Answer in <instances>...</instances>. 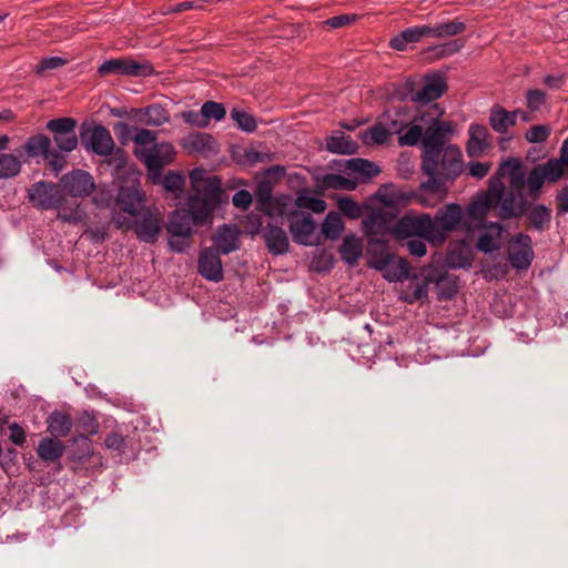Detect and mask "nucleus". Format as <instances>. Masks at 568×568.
<instances>
[{
  "label": "nucleus",
  "instance_id": "obj_23",
  "mask_svg": "<svg viewBox=\"0 0 568 568\" xmlns=\"http://www.w3.org/2000/svg\"><path fill=\"white\" fill-rule=\"evenodd\" d=\"M408 281L404 284L400 292V298L408 304H413L418 301H423L428 296L429 282L426 278H422L417 275L406 277Z\"/></svg>",
  "mask_w": 568,
  "mask_h": 568
},
{
  "label": "nucleus",
  "instance_id": "obj_50",
  "mask_svg": "<svg viewBox=\"0 0 568 568\" xmlns=\"http://www.w3.org/2000/svg\"><path fill=\"white\" fill-rule=\"evenodd\" d=\"M550 135V129L544 124H537L531 126L525 134V139L529 143H541L545 142Z\"/></svg>",
  "mask_w": 568,
  "mask_h": 568
},
{
  "label": "nucleus",
  "instance_id": "obj_27",
  "mask_svg": "<svg viewBox=\"0 0 568 568\" xmlns=\"http://www.w3.org/2000/svg\"><path fill=\"white\" fill-rule=\"evenodd\" d=\"M135 114L143 124L149 126H160L170 121L169 111L159 103L138 109Z\"/></svg>",
  "mask_w": 568,
  "mask_h": 568
},
{
  "label": "nucleus",
  "instance_id": "obj_45",
  "mask_svg": "<svg viewBox=\"0 0 568 568\" xmlns=\"http://www.w3.org/2000/svg\"><path fill=\"white\" fill-rule=\"evenodd\" d=\"M528 217L536 230L542 231L550 222L551 211L547 206L538 204L529 211Z\"/></svg>",
  "mask_w": 568,
  "mask_h": 568
},
{
  "label": "nucleus",
  "instance_id": "obj_7",
  "mask_svg": "<svg viewBox=\"0 0 568 568\" xmlns=\"http://www.w3.org/2000/svg\"><path fill=\"white\" fill-rule=\"evenodd\" d=\"M27 155L22 160L27 163L29 159L42 158L44 168L47 171L54 175H59L67 166V155L51 149V140L45 134H34L27 139L24 144L21 146V152Z\"/></svg>",
  "mask_w": 568,
  "mask_h": 568
},
{
  "label": "nucleus",
  "instance_id": "obj_59",
  "mask_svg": "<svg viewBox=\"0 0 568 568\" xmlns=\"http://www.w3.org/2000/svg\"><path fill=\"white\" fill-rule=\"evenodd\" d=\"M355 20H356L355 14H341V16H335V17L327 19L325 21V24L333 29H337V28L348 26L352 22H354Z\"/></svg>",
  "mask_w": 568,
  "mask_h": 568
},
{
  "label": "nucleus",
  "instance_id": "obj_18",
  "mask_svg": "<svg viewBox=\"0 0 568 568\" xmlns=\"http://www.w3.org/2000/svg\"><path fill=\"white\" fill-rule=\"evenodd\" d=\"M508 258L514 268L526 270L530 266L534 251L529 235L519 233L510 241Z\"/></svg>",
  "mask_w": 568,
  "mask_h": 568
},
{
  "label": "nucleus",
  "instance_id": "obj_26",
  "mask_svg": "<svg viewBox=\"0 0 568 568\" xmlns=\"http://www.w3.org/2000/svg\"><path fill=\"white\" fill-rule=\"evenodd\" d=\"M387 243L379 239L371 240L367 248V264L371 268L378 271L383 268L386 261L392 258Z\"/></svg>",
  "mask_w": 568,
  "mask_h": 568
},
{
  "label": "nucleus",
  "instance_id": "obj_43",
  "mask_svg": "<svg viewBox=\"0 0 568 568\" xmlns=\"http://www.w3.org/2000/svg\"><path fill=\"white\" fill-rule=\"evenodd\" d=\"M509 111L500 105H495L490 110L489 124L491 129L500 134H504L509 129Z\"/></svg>",
  "mask_w": 568,
  "mask_h": 568
},
{
  "label": "nucleus",
  "instance_id": "obj_56",
  "mask_svg": "<svg viewBox=\"0 0 568 568\" xmlns=\"http://www.w3.org/2000/svg\"><path fill=\"white\" fill-rule=\"evenodd\" d=\"M58 217L64 222L79 223L82 220V213L78 209H68L59 205Z\"/></svg>",
  "mask_w": 568,
  "mask_h": 568
},
{
  "label": "nucleus",
  "instance_id": "obj_22",
  "mask_svg": "<svg viewBox=\"0 0 568 568\" xmlns=\"http://www.w3.org/2000/svg\"><path fill=\"white\" fill-rule=\"evenodd\" d=\"M290 230L296 243L308 245L315 230V223L310 214H293L291 216Z\"/></svg>",
  "mask_w": 568,
  "mask_h": 568
},
{
  "label": "nucleus",
  "instance_id": "obj_34",
  "mask_svg": "<svg viewBox=\"0 0 568 568\" xmlns=\"http://www.w3.org/2000/svg\"><path fill=\"white\" fill-rule=\"evenodd\" d=\"M64 453V445L58 439L44 437L39 442L37 454L43 462H57Z\"/></svg>",
  "mask_w": 568,
  "mask_h": 568
},
{
  "label": "nucleus",
  "instance_id": "obj_33",
  "mask_svg": "<svg viewBox=\"0 0 568 568\" xmlns=\"http://www.w3.org/2000/svg\"><path fill=\"white\" fill-rule=\"evenodd\" d=\"M326 149L332 153L354 154L358 145L349 135L338 131L326 139Z\"/></svg>",
  "mask_w": 568,
  "mask_h": 568
},
{
  "label": "nucleus",
  "instance_id": "obj_52",
  "mask_svg": "<svg viewBox=\"0 0 568 568\" xmlns=\"http://www.w3.org/2000/svg\"><path fill=\"white\" fill-rule=\"evenodd\" d=\"M67 63V60L61 57H47L43 58L36 67V72L42 74L48 70L58 69Z\"/></svg>",
  "mask_w": 568,
  "mask_h": 568
},
{
  "label": "nucleus",
  "instance_id": "obj_42",
  "mask_svg": "<svg viewBox=\"0 0 568 568\" xmlns=\"http://www.w3.org/2000/svg\"><path fill=\"white\" fill-rule=\"evenodd\" d=\"M22 161L11 153H0V178H16L20 171Z\"/></svg>",
  "mask_w": 568,
  "mask_h": 568
},
{
  "label": "nucleus",
  "instance_id": "obj_6",
  "mask_svg": "<svg viewBox=\"0 0 568 568\" xmlns=\"http://www.w3.org/2000/svg\"><path fill=\"white\" fill-rule=\"evenodd\" d=\"M176 154L174 145L168 141L155 140L148 146L133 149V155L146 170V178H184L181 171L173 170L163 175L164 169L175 161Z\"/></svg>",
  "mask_w": 568,
  "mask_h": 568
},
{
  "label": "nucleus",
  "instance_id": "obj_60",
  "mask_svg": "<svg viewBox=\"0 0 568 568\" xmlns=\"http://www.w3.org/2000/svg\"><path fill=\"white\" fill-rule=\"evenodd\" d=\"M104 443H105L106 448L113 449V450H116V452H123V449L125 447V439L119 433H111V434H109L106 436Z\"/></svg>",
  "mask_w": 568,
  "mask_h": 568
},
{
  "label": "nucleus",
  "instance_id": "obj_29",
  "mask_svg": "<svg viewBox=\"0 0 568 568\" xmlns=\"http://www.w3.org/2000/svg\"><path fill=\"white\" fill-rule=\"evenodd\" d=\"M268 250L274 254H284L288 251L290 241L286 232L278 225L268 224L264 233Z\"/></svg>",
  "mask_w": 568,
  "mask_h": 568
},
{
  "label": "nucleus",
  "instance_id": "obj_39",
  "mask_svg": "<svg viewBox=\"0 0 568 568\" xmlns=\"http://www.w3.org/2000/svg\"><path fill=\"white\" fill-rule=\"evenodd\" d=\"M392 133L379 118L378 122L362 133L365 144H384Z\"/></svg>",
  "mask_w": 568,
  "mask_h": 568
},
{
  "label": "nucleus",
  "instance_id": "obj_3",
  "mask_svg": "<svg viewBox=\"0 0 568 568\" xmlns=\"http://www.w3.org/2000/svg\"><path fill=\"white\" fill-rule=\"evenodd\" d=\"M420 149L422 171L427 178H458L465 170L460 148L447 142L453 134L450 121L430 119Z\"/></svg>",
  "mask_w": 568,
  "mask_h": 568
},
{
  "label": "nucleus",
  "instance_id": "obj_48",
  "mask_svg": "<svg viewBox=\"0 0 568 568\" xmlns=\"http://www.w3.org/2000/svg\"><path fill=\"white\" fill-rule=\"evenodd\" d=\"M437 24L439 28L440 38L457 36L466 30L465 22L459 19H454Z\"/></svg>",
  "mask_w": 568,
  "mask_h": 568
},
{
  "label": "nucleus",
  "instance_id": "obj_62",
  "mask_svg": "<svg viewBox=\"0 0 568 568\" xmlns=\"http://www.w3.org/2000/svg\"><path fill=\"white\" fill-rule=\"evenodd\" d=\"M252 203V195L248 191L241 190L233 195V204L242 210L248 209Z\"/></svg>",
  "mask_w": 568,
  "mask_h": 568
},
{
  "label": "nucleus",
  "instance_id": "obj_40",
  "mask_svg": "<svg viewBox=\"0 0 568 568\" xmlns=\"http://www.w3.org/2000/svg\"><path fill=\"white\" fill-rule=\"evenodd\" d=\"M68 183L64 187L68 192L75 197H81L94 192V195L99 192L103 185L97 186L94 180H67Z\"/></svg>",
  "mask_w": 568,
  "mask_h": 568
},
{
  "label": "nucleus",
  "instance_id": "obj_20",
  "mask_svg": "<svg viewBox=\"0 0 568 568\" xmlns=\"http://www.w3.org/2000/svg\"><path fill=\"white\" fill-rule=\"evenodd\" d=\"M469 139L466 143V152L469 158L481 156L491 146L488 129L483 124H470L468 129Z\"/></svg>",
  "mask_w": 568,
  "mask_h": 568
},
{
  "label": "nucleus",
  "instance_id": "obj_24",
  "mask_svg": "<svg viewBox=\"0 0 568 568\" xmlns=\"http://www.w3.org/2000/svg\"><path fill=\"white\" fill-rule=\"evenodd\" d=\"M413 116L408 109L398 108L385 111L381 119L392 134L399 135L413 122Z\"/></svg>",
  "mask_w": 568,
  "mask_h": 568
},
{
  "label": "nucleus",
  "instance_id": "obj_2",
  "mask_svg": "<svg viewBox=\"0 0 568 568\" xmlns=\"http://www.w3.org/2000/svg\"><path fill=\"white\" fill-rule=\"evenodd\" d=\"M545 180H490L486 192L479 193L467 206L464 223L467 230L481 226L489 209H496L500 219L520 217L530 203L538 199Z\"/></svg>",
  "mask_w": 568,
  "mask_h": 568
},
{
  "label": "nucleus",
  "instance_id": "obj_4",
  "mask_svg": "<svg viewBox=\"0 0 568 568\" xmlns=\"http://www.w3.org/2000/svg\"><path fill=\"white\" fill-rule=\"evenodd\" d=\"M145 192L139 180H110L93 196L98 206L119 207L130 215H138L145 203Z\"/></svg>",
  "mask_w": 568,
  "mask_h": 568
},
{
  "label": "nucleus",
  "instance_id": "obj_5",
  "mask_svg": "<svg viewBox=\"0 0 568 568\" xmlns=\"http://www.w3.org/2000/svg\"><path fill=\"white\" fill-rule=\"evenodd\" d=\"M568 178V136L564 140L559 158L537 164L526 174V168L519 158L510 156L503 160L495 178Z\"/></svg>",
  "mask_w": 568,
  "mask_h": 568
},
{
  "label": "nucleus",
  "instance_id": "obj_58",
  "mask_svg": "<svg viewBox=\"0 0 568 568\" xmlns=\"http://www.w3.org/2000/svg\"><path fill=\"white\" fill-rule=\"evenodd\" d=\"M424 241L425 240L420 237L408 239V241L406 242V247L408 252L417 257L424 256L427 252L426 244Z\"/></svg>",
  "mask_w": 568,
  "mask_h": 568
},
{
  "label": "nucleus",
  "instance_id": "obj_31",
  "mask_svg": "<svg viewBox=\"0 0 568 568\" xmlns=\"http://www.w3.org/2000/svg\"><path fill=\"white\" fill-rule=\"evenodd\" d=\"M501 232L503 229L499 223H490L480 234L477 242V248L485 253H491L498 250Z\"/></svg>",
  "mask_w": 568,
  "mask_h": 568
},
{
  "label": "nucleus",
  "instance_id": "obj_55",
  "mask_svg": "<svg viewBox=\"0 0 568 568\" xmlns=\"http://www.w3.org/2000/svg\"><path fill=\"white\" fill-rule=\"evenodd\" d=\"M181 118L182 120L192 125V126H195V128H200V129H205L207 128L206 123H205V120H204V116H203V113H202V110L200 111H194V110H189V111H184L181 113Z\"/></svg>",
  "mask_w": 568,
  "mask_h": 568
},
{
  "label": "nucleus",
  "instance_id": "obj_9",
  "mask_svg": "<svg viewBox=\"0 0 568 568\" xmlns=\"http://www.w3.org/2000/svg\"><path fill=\"white\" fill-rule=\"evenodd\" d=\"M393 233L397 239L420 237L433 244H436L435 239H440V235L436 234V225L428 214L402 216L393 226Z\"/></svg>",
  "mask_w": 568,
  "mask_h": 568
},
{
  "label": "nucleus",
  "instance_id": "obj_57",
  "mask_svg": "<svg viewBox=\"0 0 568 568\" xmlns=\"http://www.w3.org/2000/svg\"><path fill=\"white\" fill-rule=\"evenodd\" d=\"M446 181L447 180H425L422 183V189L430 193H440L438 200H442L445 194Z\"/></svg>",
  "mask_w": 568,
  "mask_h": 568
},
{
  "label": "nucleus",
  "instance_id": "obj_44",
  "mask_svg": "<svg viewBox=\"0 0 568 568\" xmlns=\"http://www.w3.org/2000/svg\"><path fill=\"white\" fill-rule=\"evenodd\" d=\"M230 116L236 123L239 129L246 133H252L257 128L255 118L243 109L233 108Z\"/></svg>",
  "mask_w": 568,
  "mask_h": 568
},
{
  "label": "nucleus",
  "instance_id": "obj_36",
  "mask_svg": "<svg viewBox=\"0 0 568 568\" xmlns=\"http://www.w3.org/2000/svg\"><path fill=\"white\" fill-rule=\"evenodd\" d=\"M423 39L419 26L407 28L393 37L389 45L394 50L404 51L408 44L419 42Z\"/></svg>",
  "mask_w": 568,
  "mask_h": 568
},
{
  "label": "nucleus",
  "instance_id": "obj_32",
  "mask_svg": "<svg viewBox=\"0 0 568 568\" xmlns=\"http://www.w3.org/2000/svg\"><path fill=\"white\" fill-rule=\"evenodd\" d=\"M272 190L271 180H261L256 192V210L270 216L274 214V204L281 201L280 199H276L275 202L273 201Z\"/></svg>",
  "mask_w": 568,
  "mask_h": 568
},
{
  "label": "nucleus",
  "instance_id": "obj_13",
  "mask_svg": "<svg viewBox=\"0 0 568 568\" xmlns=\"http://www.w3.org/2000/svg\"><path fill=\"white\" fill-rule=\"evenodd\" d=\"M100 75L118 74L128 77H150L155 73L150 62H140L132 58L105 60L99 68Z\"/></svg>",
  "mask_w": 568,
  "mask_h": 568
},
{
  "label": "nucleus",
  "instance_id": "obj_8",
  "mask_svg": "<svg viewBox=\"0 0 568 568\" xmlns=\"http://www.w3.org/2000/svg\"><path fill=\"white\" fill-rule=\"evenodd\" d=\"M134 216L136 219L133 223L125 217L122 219L116 216H113L112 221L118 229L130 227L131 224H133L135 234L140 241L146 243L155 242L162 229L163 217L160 211L143 206L140 209L139 214Z\"/></svg>",
  "mask_w": 568,
  "mask_h": 568
},
{
  "label": "nucleus",
  "instance_id": "obj_14",
  "mask_svg": "<svg viewBox=\"0 0 568 568\" xmlns=\"http://www.w3.org/2000/svg\"><path fill=\"white\" fill-rule=\"evenodd\" d=\"M29 201L40 210L59 207L63 192L59 184L40 180L28 190Z\"/></svg>",
  "mask_w": 568,
  "mask_h": 568
},
{
  "label": "nucleus",
  "instance_id": "obj_1",
  "mask_svg": "<svg viewBox=\"0 0 568 568\" xmlns=\"http://www.w3.org/2000/svg\"><path fill=\"white\" fill-rule=\"evenodd\" d=\"M190 181L191 191L186 193V180H153L168 192L172 205L187 203V210L176 209L170 217L168 232L172 237H190L195 225L211 221L214 210L223 201L221 180Z\"/></svg>",
  "mask_w": 568,
  "mask_h": 568
},
{
  "label": "nucleus",
  "instance_id": "obj_35",
  "mask_svg": "<svg viewBox=\"0 0 568 568\" xmlns=\"http://www.w3.org/2000/svg\"><path fill=\"white\" fill-rule=\"evenodd\" d=\"M342 260L349 265H354L363 254V243L355 235H346L339 247Z\"/></svg>",
  "mask_w": 568,
  "mask_h": 568
},
{
  "label": "nucleus",
  "instance_id": "obj_64",
  "mask_svg": "<svg viewBox=\"0 0 568 568\" xmlns=\"http://www.w3.org/2000/svg\"><path fill=\"white\" fill-rule=\"evenodd\" d=\"M325 185L335 187V189H344V190H354L357 186L358 180H323Z\"/></svg>",
  "mask_w": 568,
  "mask_h": 568
},
{
  "label": "nucleus",
  "instance_id": "obj_63",
  "mask_svg": "<svg viewBox=\"0 0 568 568\" xmlns=\"http://www.w3.org/2000/svg\"><path fill=\"white\" fill-rule=\"evenodd\" d=\"M490 166V163L486 162H470L468 164L469 174L473 178H485L488 174Z\"/></svg>",
  "mask_w": 568,
  "mask_h": 568
},
{
  "label": "nucleus",
  "instance_id": "obj_54",
  "mask_svg": "<svg viewBox=\"0 0 568 568\" xmlns=\"http://www.w3.org/2000/svg\"><path fill=\"white\" fill-rule=\"evenodd\" d=\"M464 47V41L460 39L452 40L440 45L433 48L439 57H449L458 52Z\"/></svg>",
  "mask_w": 568,
  "mask_h": 568
},
{
  "label": "nucleus",
  "instance_id": "obj_49",
  "mask_svg": "<svg viewBox=\"0 0 568 568\" xmlns=\"http://www.w3.org/2000/svg\"><path fill=\"white\" fill-rule=\"evenodd\" d=\"M546 93L538 89H530L526 92V105L531 112L539 111L546 103Z\"/></svg>",
  "mask_w": 568,
  "mask_h": 568
},
{
  "label": "nucleus",
  "instance_id": "obj_21",
  "mask_svg": "<svg viewBox=\"0 0 568 568\" xmlns=\"http://www.w3.org/2000/svg\"><path fill=\"white\" fill-rule=\"evenodd\" d=\"M434 119L433 116H427L425 114L420 115V118L414 115L413 122L398 135V144L400 146H414L420 143L423 145V140L426 132V121Z\"/></svg>",
  "mask_w": 568,
  "mask_h": 568
},
{
  "label": "nucleus",
  "instance_id": "obj_19",
  "mask_svg": "<svg viewBox=\"0 0 568 568\" xmlns=\"http://www.w3.org/2000/svg\"><path fill=\"white\" fill-rule=\"evenodd\" d=\"M199 273L207 281L219 283L223 280V266L219 252L207 247L199 257Z\"/></svg>",
  "mask_w": 568,
  "mask_h": 568
},
{
  "label": "nucleus",
  "instance_id": "obj_25",
  "mask_svg": "<svg viewBox=\"0 0 568 568\" xmlns=\"http://www.w3.org/2000/svg\"><path fill=\"white\" fill-rule=\"evenodd\" d=\"M341 172L354 174L353 178H375L381 173V169L372 161L353 158L344 162Z\"/></svg>",
  "mask_w": 568,
  "mask_h": 568
},
{
  "label": "nucleus",
  "instance_id": "obj_41",
  "mask_svg": "<svg viewBox=\"0 0 568 568\" xmlns=\"http://www.w3.org/2000/svg\"><path fill=\"white\" fill-rule=\"evenodd\" d=\"M343 230L344 223L339 213L329 212L322 224L324 236L329 240H336L341 236Z\"/></svg>",
  "mask_w": 568,
  "mask_h": 568
},
{
  "label": "nucleus",
  "instance_id": "obj_37",
  "mask_svg": "<svg viewBox=\"0 0 568 568\" xmlns=\"http://www.w3.org/2000/svg\"><path fill=\"white\" fill-rule=\"evenodd\" d=\"M72 427L71 417L67 414L54 412L48 418V430L55 437H65Z\"/></svg>",
  "mask_w": 568,
  "mask_h": 568
},
{
  "label": "nucleus",
  "instance_id": "obj_61",
  "mask_svg": "<svg viewBox=\"0 0 568 568\" xmlns=\"http://www.w3.org/2000/svg\"><path fill=\"white\" fill-rule=\"evenodd\" d=\"M9 430H10V436H9L10 440L17 446H22L26 442L24 429L18 423L14 422L9 426Z\"/></svg>",
  "mask_w": 568,
  "mask_h": 568
},
{
  "label": "nucleus",
  "instance_id": "obj_17",
  "mask_svg": "<svg viewBox=\"0 0 568 568\" xmlns=\"http://www.w3.org/2000/svg\"><path fill=\"white\" fill-rule=\"evenodd\" d=\"M463 220V207L459 204L450 203L438 209L433 220L436 225V234L440 239H435L436 244H440L446 240L447 232L457 229Z\"/></svg>",
  "mask_w": 568,
  "mask_h": 568
},
{
  "label": "nucleus",
  "instance_id": "obj_11",
  "mask_svg": "<svg viewBox=\"0 0 568 568\" xmlns=\"http://www.w3.org/2000/svg\"><path fill=\"white\" fill-rule=\"evenodd\" d=\"M80 140L88 152L99 156H106L115 145L111 132L102 124L83 123L80 129Z\"/></svg>",
  "mask_w": 568,
  "mask_h": 568
},
{
  "label": "nucleus",
  "instance_id": "obj_12",
  "mask_svg": "<svg viewBox=\"0 0 568 568\" xmlns=\"http://www.w3.org/2000/svg\"><path fill=\"white\" fill-rule=\"evenodd\" d=\"M45 128L52 133L58 152L64 154L77 149L79 139L75 132L77 121L73 118L49 120Z\"/></svg>",
  "mask_w": 568,
  "mask_h": 568
},
{
  "label": "nucleus",
  "instance_id": "obj_16",
  "mask_svg": "<svg viewBox=\"0 0 568 568\" xmlns=\"http://www.w3.org/2000/svg\"><path fill=\"white\" fill-rule=\"evenodd\" d=\"M113 131L119 143L122 146L128 145L131 141L134 143L133 149L148 146L158 140V134L149 129L130 125L126 122H116L113 124Z\"/></svg>",
  "mask_w": 568,
  "mask_h": 568
},
{
  "label": "nucleus",
  "instance_id": "obj_28",
  "mask_svg": "<svg viewBox=\"0 0 568 568\" xmlns=\"http://www.w3.org/2000/svg\"><path fill=\"white\" fill-rule=\"evenodd\" d=\"M214 245L216 252L229 254L239 248V233L235 226L224 224L221 226L215 236Z\"/></svg>",
  "mask_w": 568,
  "mask_h": 568
},
{
  "label": "nucleus",
  "instance_id": "obj_15",
  "mask_svg": "<svg viewBox=\"0 0 568 568\" xmlns=\"http://www.w3.org/2000/svg\"><path fill=\"white\" fill-rule=\"evenodd\" d=\"M180 146L189 155L212 158L219 154L220 144L217 140L206 132H193L181 139Z\"/></svg>",
  "mask_w": 568,
  "mask_h": 568
},
{
  "label": "nucleus",
  "instance_id": "obj_53",
  "mask_svg": "<svg viewBox=\"0 0 568 568\" xmlns=\"http://www.w3.org/2000/svg\"><path fill=\"white\" fill-rule=\"evenodd\" d=\"M242 224L248 234L256 235L262 230V216L257 213H250L245 216V220L242 222Z\"/></svg>",
  "mask_w": 568,
  "mask_h": 568
},
{
  "label": "nucleus",
  "instance_id": "obj_47",
  "mask_svg": "<svg viewBox=\"0 0 568 568\" xmlns=\"http://www.w3.org/2000/svg\"><path fill=\"white\" fill-rule=\"evenodd\" d=\"M206 125L211 120L221 121L226 115V110L222 103L215 101H206L201 106Z\"/></svg>",
  "mask_w": 568,
  "mask_h": 568
},
{
  "label": "nucleus",
  "instance_id": "obj_30",
  "mask_svg": "<svg viewBox=\"0 0 568 568\" xmlns=\"http://www.w3.org/2000/svg\"><path fill=\"white\" fill-rule=\"evenodd\" d=\"M378 271L388 282H398L408 276L409 265L404 258L393 254L392 258L386 261L384 267Z\"/></svg>",
  "mask_w": 568,
  "mask_h": 568
},
{
  "label": "nucleus",
  "instance_id": "obj_46",
  "mask_svg": "<svg viewBox=\"0 0 568 568\" xmlns=\"http://www.w3.org/2000/svg\"><path fill=\"white\" fill-rule=\"evenodd\" d=\"M231 159L239 165L245 168L254 166V148L233 145L230 151Z\"/></svg>",
  "mask_w": 568,
  "mask_h": 568
},
{
  "label": "nucleus",
  "instance_id": "obj_51",
  "mask_svg": "<svg viewBox=\"0 0 568 568\" xmlns=\"http://www.w3.org/2000/svg\"><path fill=\"white\" fill-rule=\"evenodd\" d=\"M339 210L351 219H358L362 214L359 205L349 197H341L338 200Z\"/></svg>",
  "mask_w": 568,
  "mask_h": 568
},
{
  "label": "nucleus",
  "instance_id": "obj_38",
  "mask_svg": "<svg viewBox=\"0 0 568 568\" xmlns=\"http://www.w3.org/2000/svg\"><path fill=\"white\" fill-rule=\"evenodd\" d=\"M105 160L103 161V164L111 168V173L113 175H119L129 163V153L121 146H113V150L111 153L106 154V156H103Z\"/></svg>",
  "mask_w": 568,
  "mask_h": 568
},
{
  "label": "nucleus",
  "instance_id": "obj_10",
  "mask_svg": "<svg viewBox=\"0 0 568 568\" xmlns=\"http://www.w3.org/2000/svg\"><path fill=\"white\" fill-rule=\"evenodd\" d=\"M406 97L416 103H429L439 99L446 91L445 77L440 73H433L424 79L419 90H416V81L408 78L404 83Z\"/></svg>",
  "mask_w": 568,
  "mask_h": 568
}]
</instances>
